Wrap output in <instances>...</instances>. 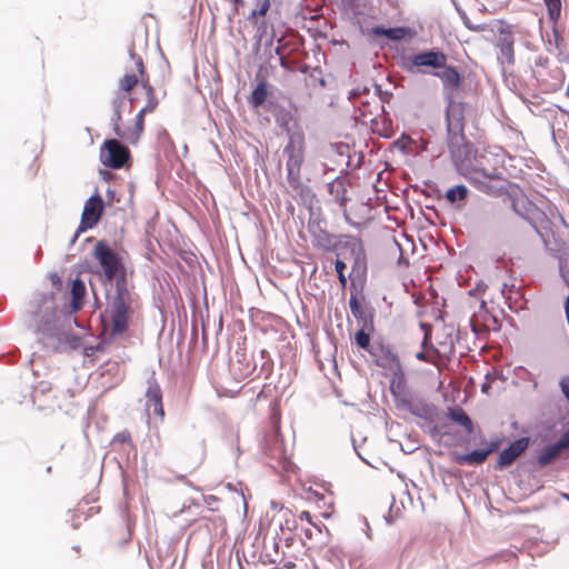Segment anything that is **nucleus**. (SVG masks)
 Here are the masks:
<instances>
[{"label": "nucleus", "instance_id": "obj_10", "mask_svg": "<svg viewBox=\"0 0 569 569\" xmlns=\"http://www.w3.org/2000/svg\"><path fill=\"white\" fill-rule=\"evenodd\" d=\"M104 204L99 193L91 196L83 206L81 216V230L93 228L103 213Z\"/></svg>", "mask_w": 569, "mask_h": 569}, {"label": "nucleus", "instance_id": "obj_39", "mask_svg": "<svg viewBox=\"0 0 569 569\" xmlns=\"http://www.w3.org/2000/svg\"><path fill=\"white\" fill-rule=\"evenodd\" d=\"M128 437H129V436H126V435H123V433H119V435H117L116 439H117V440H119V441H121V442H124V441L127 440V438H128Z\"/></svg>", "mask_w": 569, "mask_h": 569}, {"label": "nucleus", "instance_id": "obj_7", "mask_svg": "<svg viewBox=\"0 0 569 569\" xmlns=\"http://www.w3.org/2000/svg\"><path fill=\"white\" fill-rule=\"evenodd\" d=\"M100 160L111 169H121L130 160V150L117 139L106 140L100 149Z\"/></svg>", "mask_w": 569, "mask_h": 569}, {"label": "nucleus", "instance_id": "obj_44", "mask_svg": "<svg viewBox=\"0 0 569 569\" xmlns=\"http://www.w3.org/2000/svg\"><path fill=\"white\" fill-rule=\"evenodd\" d=\"M487 390H488V386H487V385H483V386H482V391H483V392H487Z\"/></svg>", "mask_w": 569, "mask_h": 569}, {"label": "nucleus", "instance_id": "obj_5", "mask_svg": "<svg viewBox=\"0 0 569 569\" xmlns=\"http://www.w3.org/2000/svg\"><path fill=\"white\" fill-rule=\"evenodd\" d=\"M32 322L36 331L54 336L59 321V310L52 295H41L32 303Z\"/></svg>", "mask_w": 569, "mask_h": 569}, {"label": "nucleus", "instance_id": "obj_18", "mask_svg": "<svg viewBox=\"0 0 569 569\" xmlns=\"http://www.w3.org/2000/svg\"><path fill=\"white\" fill-rule=\"evenodd\" d=\"M491 318L487 309L486 302L482 300L479 306V311L472 316L470 319V326L475 333H480L485 330H488L487 320Z\"/></svg>", "mask_w": 569, "mask_h": 569}, {"label": "nucleus", "instance_id": "obj_12", "mask_svg": "<svg viewBox=\"0 0 569 569\" xmlns=\"http://www.w3.org/2000/svg\"><path fill=\"white\" fill-rule=\"evenodd\" d=\"M273 552L269 550L268 545H264L263 552L266 560L269 563L278 565L279 569H293L296 568L297 556L282 549L279 551V542L273 541L271 545Z\"/></svg>", "mask_w": 569, "mask_h": 569}, {"label": "nucleus", "instance_id": "obj_33", "mask_svg": "<svg viewBox=\"0 0 569 569\" xmlns=\"http://www.w3.org/2000/svg\"><path fill=\"white\" fill-rule=\"evenodd\" d=\"M299 519L300 520H306L308 523L312 525L318 530V532H321L320 528L316 523L312 522L311 515H310L309 511H302L299 515Z\"/></svg>", "mask_w": 569, "mask_h": 569}, {"label": "nucleus", "instance_id": "obj_17", "mask_svg": "<svg viewBox=\"0 0 569 569\" xmlns=\"http://www.w3.org/2000/svg\"><path fill=\"white\" fill-rule=\"evenodd\" d=\"M498 449V442H491L488 449L473 450L470 453L459 455L456 462L459 465H480L485 462L490 453Z\"/></svg>", "mask_w": 569, "mask_h": 569}, {"label": "nucleus", "instance_id": "obj_15", "mask_svg": "<svg viewBox=\"0 0 569 569\" xmlns=\"http://www.w3.org/2000/svg\"><path fill=\"white\" fill-rule=\"evenodd\" d=\"M432 76L439 78L442 82L445 91L458 90L461 86L462 79L458 69L445 62V67L439 68L438 71H432Z\"/></svg>", "mask_w": 569, "mask_h": 569}, {"label": "nucleus", "instance_id": "obj_3", "mask_svg": "<svg viewBox=\"0 0 569 569\" xmlns=\"http://www.w3.org/2000/svg\"><path fill=\"white\" fill-rule=\"evenodd\" d=\"M137 71L140 73V86L144 90L146 97H147V103L144 107L137 113L136 121L132 127L122 129L120 123L122 121V117L120 113V110L117 109L114 111V118H113V132L114 134L123 139L130 143H137L141 133L143 132L144 127V116L147 113L153 112L158 107V99L156 97V92L153 87L150 83L149 74L146 70L143 60L140 56L131 54Z\"/></svg>", "mask_w": 569, "mask_h": 569}, {"label": "nucleus", "instance_id": "obj_28", "mask_svg": "<svg viewBox=\"0 0 569 569\" xmlns=\"http://www.w3.org/2000/svg\"><path fill=\"white\" fill-rule=\"evenodd\" d=\"M548 8V16L551 21H557L560 18L561 0H543Z\"/></svg>", "mask_w": 569, "mask_h": 569}, {"label": "nucleus", "instance_id": "obj_23", "mask_svg": "<svg viewBox=\"0 0 569 569\" xmlns=\"http://www.w3.org/2000/svg\"><path fill=\"white\" fill-rule=\"evenodd\" d=\"M268 94L267 82L261 80L248 98V102L252 107L258 108L266 102Z\"/></svg>", "mask_w": 569, "mask_h": 569}, {"label": "nucleus", "instance_id": "obj_42", "mask_svg": "<svg viewBox=\"0 0 569 569\" xmlns=\"http://www.w3.org/2000/svg\"><path fill=\"white\" fill-rule=\"evenodd\" d=\"M560 111H561L563 114H566V116L568 117V119H569V111H567V110H565V109H561V108H560Z\"/></svg>", "mask_w": 569, "mask_h": 569}, {"label": "nucleus", "instance_id": "obj_37", "mask_svg": "<svg viewBox=\"0 0 569 569\" xmlns=\"http://www.w3.org/2000/svg\"><path fill=\"white\" fill-rule=\"evenodd\" d=\"M80 339L77 336H72L71 338V347L77 348L79 346Z\"/></svg>", "mask_w": 569, "mask_h": 569}, {"label": "nucleus", "instance_id": "obj_8", "mask_svg": "<svg viewBox=\"0 0 569 569\" xmlns=\"http://www.w3.org/2000/svg\"><path fill=\"white\" fill-rule=\"evenodd\" d=\"M93 257L103 270L107 281L111 282L122 269L121 259L106 241H99L93 249Z\"/></svg>", "mask_w": 569, "mask_h": 569}, {"label": "nucleus", "instance_id": "obj_2", "mask_svg": "<svg viewBox=\"0 0 569 569\" xmlns=\"http://www.w3.org/2000/svg\"><path fill=\"white\" fill-rule=\"evenodd\" d=\"M138 308L139 296L122 274L116 281V292L106 310L111 322V336H121L128 330L129 321Z\"/></svg>", "mask_w": 569, "mask_h": 569}, {"label": "nucleus", "instance_id": "obj_11", "mask_svg": "<svg viewBox=\"0 0 569 569\" xmlns=\"http://www.w3.org/2000/svg\"><path fill=\"white\" fill-rule=\"evenodd\" d=\"M515 37L513 32L508 24H503L498 29V39L496 47L500 50L501 60L507 64L515 63Z\"/></svg>", "mask_w": 569, "mask_h": 569}, {"label": "nucleus", "instance_id": "obj_9", "mask_svg": "<svg viewBox=\"0 0 569 569\" xmlns=\"http://www.w3.org/2000/svg\"><path fill=\"white\" fill-rule=\"evenodd\" d=\"M369 353L378 367L392 372L401 370L400 360L390 347L377 342L371 346Z\"/></svg>", "mask_w": 569, "mask_h": 569}, {"label": "nucleus", "instance_id": "obj_13", "mask_svg": "<svg viewBox=\"0 0 569 569\" xmlns=\"http://www.w3.org/2000/svg\"><path fill=\"white\" fill-rule=\"evenodd\" d=\"M349 307L352 316L362 327L375 329L373 311L365 303V301L360 300L356 293H351Z\"/></svg>", "mask_w": 569, "mask_h": 569}, {"label": "nucleus", "instance_id": "obj_25", "mask_svg": "<svg viewBox=\"0 0 569 569\" xmlns=\"http://www.w3.org/2000/svg\"><path fill=\"white\" fill-rule=\"evenodd\" d=\"M137 73L138 74L134 72L124 73V76L119 80V89L126 93H130L136 86L140 84V73L138 71Z\"/></svg>", "mask_w": 569, "mask_h": 569}, {"label": "nucleus", "instance_id": "obj_41", "mask_svg": "<svg viewBox=\"0 0 569 569\" xmlns=\"http://www.w3.org/2000/svg\"><path fill=\"white\" fill-rule=\"evenodd\" d=\"M305 536H306L308 539H311V538H312V531H311V529H306V530H305Z\"/></svg>", "mask_w": 569, "mask_h": 569}, {"label": "nucleus", "instance_id": "obj_24", "mask_svg": "<svg viewBox=\"0 0 569 569\" xmlns=\"http://www.w3.org/2000/svg\"><path fill=\"white\" fill-rule=\"evenodd\" d=\"M449 418L462 426L468 433L472 432L473 423L470 417L461 408L450 409Z\"/></svg>", "mask_w": 569, "mask_h": 569}, {"label": "nucleus", "instance_id": "obj_1", "mask_svg": "<svg viewBox=\"0 0 569 569\" xmlns=\"http://www.w3.org/2000/svg\"><path fill=\"white\" fill-rule=\"evenodd\" d=\"M463 108L451 103L447 110L448 148L460 176L480 190H485L488 180L499 177L497 168L489 164V154L478 151L466 140L463 133Z\"/></svg>", "mask_w": 569, "mask_h": 569}, {"label": "nucleus", "instance_id": "obj_21", "mask_svg": "<svg viewBox=\"0 0 569 569\" xmlns=\"http://www.w3.org/2000/svg\"><path fill=\"white\" fill-rule=\"evenodd\" d=\"M432 353L439 358L449 359L455 353L453 338L447 335L443 340L437 341V347H432Z\"/></svg>", "mask_w": 569, "mask_h": 569}, {"label": "nucleus", "instance_id": "obj_38", "mask_svg": "<svg viewBox=\"0 0 569 569\" xmlns=\"http://www.w3.org/2000/svg\"><path fill=\"white\" fill-rule=\"evenodd\" d=\"M363 107L366 108V110L362 111V116H366L367 113H372V111L368 108L369 107V103L368 102H362Z\"/></svg>", "mask_w": 569, "mask_h": 569}, {"label": "nucleus", "instance_id": "obj_27", "mask_svg": "<svg viewBox=\"0 0 569 569\" xmlns=\"http://www.w3.org/2000/svg\"><path fill=\"white\" fill-rule=\"evenodd\" d=\"M468 196V189L463 184L456 186L453 188H450L446 192V199L455 203L458 200H465Z\"/></svg>", "mask_w": 569, "mask_h": 569}, {"label": "nucleus", "instance_id": "obj_32", "mask_svg": "<svg viewBox=\"0 0 569 569\" xmlns=\"http://www.w3.org/2000/svg\"><path fill=\"white\" fill-rule=\"evenodd\" d=\"M270 456H272V457H274V458H277L279 460H282V459H286L287 452H286L284 449H282L280 447L279 448H272L270 450Z\"/></svg>", "mask_w": 569, "mask_h": 569}, {"label": "nucleus", "instance_id": "obj_4", "mask_svg": "<svg viewBox=\"0 0 569 569\" xmlns=\"http://www.w3.org/2000/svg\"><path fill=\"white\" fill-rule=\"evenodd\" d=\"M283 153L287 156L286 170L290 188L299 194L302 201L311 202L315 194L301 180V168L305 162L303 140L301 138H291L284 147Z\"/></svg>", "mask_w": 569, "mask_h": 569}, {"label": "nucleus", "instance_id": "obj_19", "mask_svg": "<svg viewBox=\"0 0 569 569\" xmlns=\"http://www.w3.org/2000/svg\"><path fill=\"white\" fill-rule=\"evenodd\" d=\"M86 296V286L80 279H76L71 284V310L79 311L83 306Z\"/></svg>", "mask_w": 569, "mask_h": 569}, {"label": "nucleus", "instance_id": "obj_22", "mask_svg": "<svg viewBox=\"0 0 569 569\" xmlns=\"http://www.w3.org/2000/svg\"><path fill=\"white\" fill-rule=\"evenodd\" d=\"M373 33L377 36H385L388 39L396 40V41L402 40L407 36L411 34L409 29L402 28V27L388 28V29H386L383 27H376L373 29Z\"/></svg>", "mask_w": 569, "mask_h": 569}, {"label": "nucleus", "instance_id": "obj_20", "mask_svg": "<svg viewBox=\"0 0 569 569\" xmlns=\"http://www.w3.org/2000/svg\"><path fill=\"white\" fill-rule=\"evenodd\" d=\"M562 450L565 449L562 446H560L559 441L549 445L540 451L537 461L541 467H546L547 465L556 460L560 456Z\"/></svg>", "mask_w": 569, "mask_h": 569}, {"label": "nucleus", "instance_id": "obj_16", "mask_svg": "<svg viewBox=\"0 0 569 569\" xmlns=\"http://www.w3.org/2000/svg\"><path fill=\"white\" fill-rule=\"evenodd\" d=\"M147 403L146 407L148 410H151L154 416L163 418V405H162V393L159 385L157 382H150L149 387L146 391Z\"/></svg>", "mask_w": 569, "mask_h": 569}, {"label": "nucleus", "instance_id": "obj_34", "mask_svg": "<svg viewBox=\"0 0 569 569\" xmlns=\"http://www.w3.org/2000/svg\"><path fill=\"white\" fill-rule=\"evenodd\" d=\"M528 219H531V220H535V221H539V222H542V220L545 219V213L542 211H540L539 209H535L532 212H531V216L528 217Z\"/></svg>", "mask_w": 569, "mask_h": 569}, {"label": "nucleus", "instance_id": "obj_30", "mask_svg": "<svg viewBox=\"0 0 569 569\" xmlns=\"http://www.w3.org/2000/svg\"><path fill=\"white\" fill-rule=\"evenodd\" d=\"M347 266L346 263L340 260V259H337L336 262H335V269H336V272L338 274V280L341 284V287L345 289L346 286H347V277L345 274V270H346Z\"/></svg>", "mask_w": 569, "mask_h": 569}, {"label": "nucleus", "instance_id": "obj_29", "mask_svg": "<svg viewBox=\"0 0 569 569\" xmlns=\"http://www.w3.org/2000/svg\"><path fill=\"white\" fill-rule=\"evenodd\" d=\"M270 6H271L270 0H263L260 3L258 9H254V10L251 11V13L249 14L248 19L250 21H256V19L258 17H264L267 14V12L269 11Z\"/></svg>", "mask_w": 569, "mask_h": 569}, {"label": "nucleus", "instance_id": "obj_35", "mask_svg": "<svg viewBox=\"0 0 569 569\" xmlns=\"http://www.w3.org/2000/svg\"><path fill=\"white\" fill-rule=\"evenodd\" d=\"M560 446L563 447V449L569 448V428L563 432V435L558 440Z\"/></svg>", "mask_w": 569, "mask_h": 569}, {"label": "nucleus", "instance_id": "obj_45", "mask_svg": "<svg viewBox=\"0 0 569 569\" xmlns=\"http://www.w3.org/2000/svg\"><path fill=\"white\" fill-rule=\"evenodd\" d=\"M134 101H136V99H134V98H131V99H130V103H131V104H133V103H134Z\"/></svg>", "mask_w": 569, "mask_h": 569}, {"label": "nucleus", "instance_id": "obj_40", "mask_svg": "<svg viewBox=\"0 0 569 569\" xmlns=\"http://www.w3.org/2000/svg\"><path fill=\"white\" fill-rule=\"evenodd\" d=\"M286 525L289 529H292V528H296V520L292 519V527H291V522L289 519H286Z\"/></svg>", "mask_w": 569, "mask_h": 569}, {"label": "nucleus", "instance_id": "obj_31", "mask_svg": "<svg viewBox=\"0 0 569 569\" xmlns=\"http://www.w3.org/2000/svg\"><path fill=\"white\" fill-rule=\"evenodd\" d=\"M417 359L421 360V361H425V362H429V363H436L437 360L439 359L438 356H436L435 353H432V347H430L429 349H426V350H422V351H419L417 355H416Z\"/></svg>", "mask_w": 569, "mask_h": 569}, {"label": "nucleus", "instance_id": "obj_36", "mask_svg": "<svg viewBox=\"0 0 569 569\" xmlns=\"http://www.w3.org/2000/svg\"><path fill=\"white\" fill-rule=\"evenodd\" d=\"M422 329L425 330V337H423V341H422V346L426 347L429 339H430V335H431V330L429 329L428 326L426 325H421Z\"/></svg>", "mask_w": 569, "mask_h": 569}, {"label": "nucleus", "instance_id": "obj_14", "mask_svg": "<svg viewBox=\"0 0 569 569\" xmlns=\"http://www.w3.org/2000/svg\"><path fill=\"white\" fill-rule=\"evenodd\" d=\"M529 446V439L526 437L519 438L511 442L508 448L503 449L497 460L499 468L510 466Z\"/></svg>", "mask_w": 569, "mask_h": 569}, {"label": "nucleus", "instance_id": "obj_26", "mask_svg": "<svg viewBox=\"0 0 569 569\" xmlns=\"http://www.w3.org/2000/svg\"><path fill=\"white\" fill-rule=\"evenodd\" d=\"M373 331V329L365 328L361 326L360 330L356 333L355 339L357 345L369 352V349L371 348L370 343V333Z\"/></svg>", "mask_w": 569, "mask_h": 569}, {"label": "nucleus", "instance_id": "obj_43", "mask_svg": "<svg viewBox=\"0 0 569 569\" xmlns=\"http://www.w3.org/2000/svg\"><path fill=\"white\" fill-rule=\"evenodd\" d=\"M291 546H292V545H291V543H289V542L287 541V542H286V545H284V548H286V549H288V550H290V549H291Z\"/></svg>", "mask_w": 569, "mask_h": 569}, {"label": "nucleus", "instance_id": "obj_6", "mask_svg": "<svg viewBox=\"0 0 569 569\" xmlns=\"http://www.w3.org/2000/svg\"><path fill=\"white\" fill-rule=\"evenodd\" d=\"M448 61L447 54L439 49L426 50L416 53L409 58L410 71H417L421 73H431L438 71L439 68L445 67V62Z\"/></svg>", "mask_w": 569, "mask_h": 569}]
</instances>
